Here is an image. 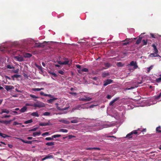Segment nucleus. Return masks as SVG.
<instances>
[{
  "label": "nucleus",
  "mask_w": 161,
  "mask_h": 161,
  "mask_svg": "<svg viewBox=\"0 0 161 161\" xmlns=\"http://www.w3.org/2000/svg\"><path fill=\"white\" fill-rule=\"evenodd\" d=\"M15 58L19 61H22L24 60V58L23 57L20 56H18L15 57Z\"/></svg>",
  "instance_id": "nucleus-8"
},
{
  "label": "nucleus",
  "mask_w": 161,
  "mask_h": 161,
  "mask_svg": "<svg viewBox=\"0 0 161 161\" xmlns=\"http://www.w3.org/2000/svg\"><path fill=\"white\" fill-rule=\"evenodd\" d=\"M14 67L13 66H11L10 65H8L7 66V68L9 69H12Z\"/></svg>",
  "instance_id": "nucleus-48"
},
{
  "label": "nucleus",
  "mask_w": 161,
  "mask_h": 161,
  "mask_svg": "<svg viewBox=\"0 0 161 161\" xmlns=\"http://www.w3.org/2000/svg\"><path fill=\"white\" fill-rule=\"evenodd\" d=\"M134 88V87H133V86H132V87H130L129 88H127V89L128 90H130L133 89Z\"/></svg>",
  "instance_id": "nucleus-62"
},
{
  "label": "nucleus",
  "mask_w": 161,
  "mask_h": 161,
  "mask_svg": "<svg viewBox=\"0 0 161 161\" xmlns=\"http://www.w3.org/2000/svg\"><path fill=\"white\" fill-rule=\"evenodd\" d=\"M34 106L35 107L42 108L44 107L45 105L44 103L42 102H38L37 103L34 104Z\"/></svg>",
  "instance_id": "nucleus-1"
},
{
  "label": "nucleus",
  "mask_w": 161,
  "mask_h": 161,
  "mask_svg": "<svg viewBox=\"0 0 161 161\" xmlns=\"http://www.w3.org/2000/svg\"><path fill=\"white\" fill-rule=\"evenodd\" d=\"M11 117L10 115H5L4 116L2 117V118H9Z\"/></svg>",
  "instance_id": "nucleus-52"
},
{
  "label": "nucleus",
  "mask_w": 161,
  "mask_h": 161,
  "mask_svg": "<svg viewBox=\"0 0 161 161\" xmlns=\"http://www.w3.org/2000/svg\"><path fill=\"white\" fill-rule=\"evenodd\" d=\"M45 140L47 141H51L53 140V137L52 136V137H46L45 138Z\"/></svg>",
  "instance_id": "nucleus-35"
},
{
  "label": "nucleus",
  "mask_w": 161,
  "mask_h": 161,
  "mask_svg": "<svg viewBox=\"0 0 161 161\" xmlns=\"http://www.w3.org/2000/svg\"><path fill=\"white\" fill-rule=\"evenodd\" d=\"M117 65L118 67H122L124 66V64L120 62H118Z\"/></svg>",
  "instance_id": "nucleus-29"
},
{
  "label": "nucleus",
  "mask_w": 161,
  "mask_h": 161,
  "mask_svg": "<svg viewBox=\"0 0 161 161\" xmlns=\"http://www.w3.org/2000/svg\"><path fill=\"white\" fill-rule=\"evenodd\" d=\"M60 122H62L64 124H69L70 123L69 121L65 120L64 119H61L60 121Z\"/></svg>",
  "instance_id": "nucleus-15"
},
{
  "label": "nucleus",
  "mask_w": 161,
  "mask_h": 161,
  "mask_svg": "<svg viewBox=\"0 0 161 161\" xmlns=\"http://www.w3.org/2000/svg\"><path fill=\"white\" fill-rule=\"evenodd\" d=\"M32 90L34 91H40L41 89L40 88H34L32 89Z\"/></svg>",
  "instance_id": "nucleus-42"
},
{
  "label": "nucleus",
  "mask_w": 161,
  "mask_h": 161,
  "mask_svg": "<svg viewBox=\"0 0 161 161\" xmlns=\"http://www.w3.org/2000/svg\"><path fill=\"white\" fill-rule=\"evenodd\" d=\"M50 125V123L49 121L47 123H41L39 124V125L41 126H48Z\"/></svg>",
  "instance_id": "nucleus-10"
},
{
  "label": "nucleus",
  "mask_w": 161,
  "mask_h": 161,
  "mask_svg": "<svg viewBox=\"0 0 161 161\" xmlns=\"http://www.w3.org/2000/svg\"><path fill=\"white\" fill-rule=\"evenodd\" d=\"M78 122V121L77 119H74L71 121V123H76Z\"/></svg>",
  "instance_id": "nucleus-43"
},
{
  "label": "nucleus",
  "mask_w": 161,
  "mask_h": 161,
  "mask_svg": "<svg viewBox=\"0 0 161 161\" xmlns=\"http://www.w3.org/2000/svg\"><path fill=\"white\" fill-rule=\"evenodd\" d=\"M64 59L65 60V61L64 62H62L60 60L58 61V63L59 64L61 65H66L68 64V63H69V61L68 60V59L66 58H64Z\"/></svg>",
  "instance_id": "nucleus-3"
},
{
  "label": "nucleus",
  "mask_w": 161,
  "mask_h": 161,
  "mask_svg": "<svg viewBox=\"0 0 161 161\" xmlns=\"http://www.w3.org/2000/svg\"><path fill=\"white\" fill-rule=\"evenodd\" d=\"M37 128L36 127V128H34L31 130H30V131H36L37 129Z\"/></svg>",
  "instance_id": "nucleus-57"
},
{
  "label": "nucleus",
  "mask_w": 161,
  "mask_h": 161,
  "mask_svg": "<svg viewBox=\"0 0 161 161\" xmlns=\"http://www.w3.org/2000/svg\"><path fill=\"white\" fill-rule=\"evenodd\" d=\"M14 119H14L13 120H5L4 124L6 125L9 124Z\"/></svg>",
  "instance_id": "nucleus-23"
},
{
  "label": "nucleus",
  "mask_w": 161,
  "mask_h": 161,
  "mask_svg": "<svg viewBox=\"0 0 161 161\" xmlns=\"http://www.w3.org/2000/svg\"><path fill=\"white\" fill-rule=\"evenodd\" d=\"M41 134L40 132H36L33 133V136L34 137H35L37 136H39Z\"/></svg>",
  "instance_id": "nucleus-18"
},
{
  "label": "nucleus",
  "mask_w": 161,
  "mask_h": 161,
  "mask_svg": "<svg viewBox=\"0 0 161 161\" xmlns=\"http://www.w3.org/2000/svg\"><path fill=\"white\" fill-rule=\"evenodd\" d=\"M84 97H86V102L90 101L92 99V98L89 97H86V96H84Z\"/></svg>",
  "instance_id": "nucleus-32"
},
{
  "label": "nucleus",
  "mask_w": 161,
  "mask_h": 161,
  "mask_svg": "<svg viewBox=\"0 0 161 161\" xmlns=\"http://www.w3.org/2000/svg\"><path fill=\"white\" fill-rule=\"evenodd\" d=\"M138 133L137 131L136 130H134L131 131V132L127 134L125 138H127L128 139H130V138H131L132 137V135L133 134H136Z\"/></svg>",
  "instance_id": "nucleus-2"
},
{
  "label": "nucleus",
  "mask_w": 161,
  "mask_h": 161,
  "mask_svg": "<svg viewBox=\"0 0 161 161\" xmlns=\"http://www.w3.org/2000/svg\"><path fill=\"white\" fill-rule=\"evenodd\" d=\"M129 65L130 66H133L134 69H136L138 67V66L137 65V63L136 61H131Z\"/></svg>",
  "instance_id": "nucleus-4"
},
{
  "label": "nucleus",
  "mask_w": 161,
  "mask_h": 161,
  "mask_svg": "<svg viewBox=\"0 0 161 161\" xmlns=\"http://www.w3.org/2000/svg\"><path fill=\"white\" fill-rule=\"evenodd\" d=\"M8 146L10 148H12L13 147V145L10 144H8Z\"/></svg>",
  "instance_id": "nucleus-60"
},
{
  "label": "nucleus",
  "mask_w": 161,
  "mask_h": 161,
  "mask_svg": "<svg viewBox=\"0 0 161 161\" xmlns=\"http://www.w3.org/2000/svg\"><path fill=\"white\" fill-rule=\"evenodd\" d=\"M69 93L73 95L76 96L77 95V93L76 92H69Z\"/></svg>",
  "instance_id": "nucleus-49"
},
{
  "label": "nucleus",
  "mask_w": 161,
  "mask_h": 161,
  "mask_svg": "<svg viewBox=\"0 0 161 161\" xmlns=\"http://www.w3.org/2000/svg\"><path fill=\"white\" fill-rule=\"evenodd\" d=\"M133 39L132 38H126L125 40L122 41V42H129L130 41H132Z\"/></svg>",
  "instance_id": "nucleus-37"
},
{
  "label": "nucleus",
  "mask_w": 161,
  "mask_h": 161,
  "mask_svg": "<svg viewBox=\"0 0 161 161\" xmlns=\"http://www.w3.org/2000/svg\"><path fill=\"white\" fill-rule=\"evenodd\" d=\"M58 98H54L53 99H50L47 100V102L49 103H52L53 101L56 100Z\"/></svg>",
  "instance_id": "nucleus-13"
},
{
  "label": "nucleus",
  "mask_w": 161,
  "mask_h": 161,
  "mask_svg": "<svg viewBox=\"0 0 161 161\" xmlns=\"http://www.w3.org/2000/svg\"><path fill=\"white\" fill-rule=\"evenodd\" d=\"M156 81L157 82H159L161 81V75H160V77L156 79Z\"/></svg>",
  "instance_id": "nucleus-40"
},
{
  "label": "nucleus",
  "mask_w": 161,
  "mask_h": 161,
  "mask_svg": "<svg viewBox=\"0 0 161 161\" xmlns=\"http://www.w3.org/2000/svg\"><path fill=\"white\" fill-rule=\"evenodd\" d=\"M5 88L7 91H9L14 88V86L10 85H5Z\"/></svg>",
  "instance_id": "nucleus-7"
},
{
  "label": "nucleus",
  "mask_w": 161,
  "mask_h": 161,
  "mask_svg": "<svg viewBox=\"0 0 161 161\" xmlns=\"http://www.w3.org/2000/svg\"><path fill=\"white\" fill-rule=\"evenodd\" d=\"M27 108L26 106H24L20 110V111L21 113H24L27 110Z\"/></svg>",
  "instance_id": "nucleus-12"
},
{
  "label": "nucleus",
  "mask_w": 161,
  "mask_h": 161,
  "mask_svg": "<svg viewBox=\"0 0 161 161\" xmlns=\"http://www.w3.org/2000/svg\"><path fill=\"white\" fill-rule=\"evenodd\" d=\"M5 120H0V123H3L4 124L5 123Z\"/></svg>",
  "instance_id": "nucleus-63"
},
{
  "label": "nucleus",
  "mask_w": 161,
  "mask_h": 161,
  "mask_svg": "<svg viewBox=\"0 0 161 161\" xmlns=\"http://www.w3.org/2000/svg\"><path fill=\"white\" fill-rule=\"evenodd\" d=\"M57 109L60 111H64L65 110H67L69 107H66L63 108H61L59 107H58V103L55 104Z\"/></svg>",
  "instance_id": "nucleus-6"
},
{
  "label": "nucleus",
  "mask_w": 161,
  "mask_h": 161,
  "mask_svg": "<svg viewBox=\"0 0 161 161\" xmlns=\"http://www.w3.org/2000/svg\"><path fill=\"white\" fill-rule=\"evenodd\" d=\"M43 46L42 44L40 43H35V47H41Z\"/></svg>",
  "instance_id": "nucleus-17"
},
{
  "label": "nucleus",
  "mask_w": 161,
  "mask_h": 161,
  "mask_svg": "<svg viewBox=\"0 0 161 161\" xmlns=\"http://www.w3.org/2000/svg\"><path fill=\"white\" fill-rule=\"evenodd\" d=\"M49 73L53 75V76L55 77H56L57 76V75L55 73H54L52 72V71H49Z\"/></svg>",
  "instance_id": "nucleus-36"
},
{
  "label": "nucleus",
  "mask_w": 161,
  "mask_h": 161,
  "mask_svg": "<svg viewBox=\"0 0 161 161\" xmlns=\"http://www.w3.org/2000/svg\"><path fill=\"white\" fill-rule=\"evenodd\" d=\"M112 97L111 95H108L107 96V98L108 99H110Z\"/></svg>",
  "instance_id": "nucleus-58"
},
{
  "label": "nucleus",
  "mask_w": 161,
  "mask_h": 161,
  "mask_svg": "<svg viewBox=\"0 0 161 161\" xmlns=\"http://www.w3.org/2000/svg\"><path fill=\"white\" fill-rule=\"evenodd\" d=\"M60 131L66 133L68 132V130L66 129H62L60 130Z\"/></svg>",
  "instance_id": "nucleus-31"
},
{
  "label": "nucleus",
  "mask_w": 161,
  "mask_h": 161,
  "mask_svg": "<svg viewBox=\"0 0 161 161\" xmlns=\"http://www.w3.org/2000/svg\"><path fill=\"white\" fill-rule=\"evenodd\" d=\"M21 141H22V142L25 143L31 144L32 143V141H25L23 139H21Z\"/></svg>",
  "instance_id": "nucleus-20"
},
{
  "label": "nucleus",
  "mask_w": 161,
  "mask_h": 161,
  "mask_svg": "<svg viewBox=\"0 0 161 161\" xmlns=\"http://www.w3.org/2000/svg\"><path fill=\"white\" fill-rule=\"evenodd\" d=\"M58 72L59 73L62 75H63L64 74V73L63 72V71L61 70H59L58 71Z\"/></svg>",
  "instance_id": "nucleus-50"
},
{
  "label": "nucleus",
  "mask_w": 161,
  "mask_h": 161,
  "mask_svg": "<svg viewBox=\"0 0 161 161\" xmlns=\"http://www.w3.org/2000/svg\"><path fill=\"white\" fill-rule=\"evenodd\" d=\"M45 96H48L49 97H51V98H52L53 97L51 95H50V94H46V95H45Z\"/></svg>",
  "instance_id": "nucleus-56"
},
{
  "label": "nucleus",
  "mask_w": 161,
  "mask_h": 161,
  "mask_svg": "<svg viewBox=\"0 0 161 161\" xmlns=\"http://www.w3.org/2000/svg\"><path fill=\"white\" fill-rule=\"evenodd\" d=\"M25 58H30L32 56L31 54L29 53H26L24 55Z\"/></svg>",
  "instance_id": "nucleus-16"
},
{
  "label": "nucleus",
  "mask_w": 161,
  "mask_h": 161,
  "mask_svg": "<svg viewBox=\"0 0 161 161\" xmlns=\"http://www.w3.org/2000/svg\"><path fill=\"white\" fill-rule=\"evenodd\" d=\"M18 72H19V69H18L15 70L14 71V73H18Z\"/></svg>",
  "instance_id": "nucleus-61"
},
{
  "label": "nucleus",
  "mask_w": 161,
  "mask_h": 161,
  "mask_svg": "<svg viewBox=\"0 0 161 161\" xmlns=\"http://www.w3.org/2000/svg\"><path fill=\"white\" fill-rule=\"evenodd\" d=\"M54 144V142H48L46 143V145L48 146H52Z\"/></svg>",
  "instance_id": "nucleus-22"
},
{
  "label": "nucleus",
  "mask_w": 161,
  "mask_h": 161,
  "mask_svg": "<svg viewBox=\"0 0 161 161\" xmlns=\"http://www.w3.org/2000/svg\"><path fill=\"white\" fill-rule=\"evenodd\" d=\"M104 65L105 67H109L111 66V64L108 63H105L104 64Z\"/></svg>",
  "instance_id": "nucleus-34"
},
{
  "label": "nucleus",
  "mask_w": 161,
  "mask_h": 161,
  "mask_svg": "<svg viewBox=\"0 0 161 161\" xmlns=\"http://www.w3.org/2000/svg\"><path fill=\"white\" fill-rule=\"evenodd\" d=\"M142 43L143 44V45H146L147 44V40H142Z\"/></svg>",
  "instance_id": "nucleus-33"
},
{
  "label": "nucleus",
  "mask_w": 161,
  "mask_h": 161,
  "mask_svg": "<svg viewBox=\"0 0 161 161\" xmlns=\"http://www.w3.org/2000/svg\"><path fill=\"white\" fill-rule=\"evenodd\" d=\"M113 81V80L111 79H107L104 82L103 86H106L108 85L111 84Z\"/></svg>",
  "instance_id": "nucleus-5"
},
{
  "label": "nucleus",
  "mask_w": 161,
  "mask_h": 161,
  "mask_svg": "<svg viewBox=\"0 0 161 161\" xmlns=\"http://www.w3.org/2000/svg\"><path fill=\"white\" fill-rule=\"evenodd\" d=\"M61 136V135H59V134L55 135H53L52 136V137H53V139L54 138L59 137H60Z\"/></svg>",
  "instance_id": "nucleus-30"
},
{
  "label": "nucleus",
  "mask_w": 161,
  "mask_h": 161,
  "mask_svg": "<svg viewBox=\"0 0 161 161\" xmlns=\"http://www.w3.org/2000/svg\"><path fill=\"white\" fill-rule=\"evenodd\" d=\"M31 115L32 116H35L37 117H38L39 116V115L37 112L32 113L31 114Z\"/></svg>",
  "instance_id": "nucleus-21"
},
{
  "label": "nucleus",
  "mask_w": 161,
  "mask_h": 161,
  "mask_svg": "<svg viewBox=\"0 0 161 161\" xmlns=\"http://www.w3.org/2000/svg\"><path fill=\"white\" fill-rule=\"evenodd\" d=\"M161 96V92L160 94L157 97H156V99H158Z\"/></svg>",
  "instance_id": "nucleus-55"
},
{
  "label": "nucleus",
  "mask_w": 161,
  "mask_h": 161,
  "mask_svg": "<svg viewBox=\"0 0 161 161\" xmlns=\"http://www.w3.org/2000/svg\"><path fill=\"white\" fill-rule=\"evenodd\" d=\"M161 127L160 126H158L157 127L156 129V131L158 133H160L161 132V130L160 129H161Z\"/></svg>",
  "instance_id": "nucleus-25"
},
{
  "label": "nucleus",
  "mask_w": 161,
  "mask_h": 161,
  "mask_svg": "<svg viewBox=\"0 0 161 161\" xmlns=\"http://www.w3.org/2000/svg\"><path fill=\"white\" fill-rule=\"evenodd\" d=\"M40 94L41 95H42V96H45V95H46V94H45L43 92H40Z\"/></svg>",
  "instance_id": "nucleus-59"
},
{
  "label": "nucleus",
  "mask_w": 161,
  "mask_h": 161,
  "mask_svg": "<svg viewBox=\"0 0 161 161\" xmlns=\"http://www.w3.org/2000/svg\"><path fill=\"white\" fill-rule=\"evenodd\" d=\"M81 71L82 72H87L88 71V69L87 68H84L81 69Z\"/></svg>",
  "instance_id": "nucleus-39"
},
{
  "label": "nucleus",
  "mask_w": 161,
  "mask_h": 161,
  "mask_svg": "<svg viewBox=\"0 0 161 161\" xmlns=\"http://www.w3.org/2000/svg\"><path fill=\"white\" fill-rule=\"evenodd\" d=\"M20 75L15 74L13 76H12V79H13L14 80L15 78H18L19 77H20Z\"/></svg>",
  "instance_id": "nucleus-27"
},
{
  "label": "nucleus",
  "mask_w": 161,
  "mask_h": 161,
  "mask_svg": "<svg viewBox=\"0 0 161 161\" xmlns=\"http://www.w3.org/2000/svg\"><path fill=\"white\" fill-rule=\"evenodd\" d=\"M9 112V111L6 109H2L1 110V112L0 113V114H2L3 113H6L7 114H8Z\"/></svg>",
  "instance_id": "nucleus-11"
},
{
  "label": "nucleus",
  "mask_w": 161,
  "mask_h": 161,
  "mask_svg": "<svg viewBox=\"0 0 161 161\" xmlns=\"http://www.w3.org/2000/svg\"><path fill=\"white\" fill-rule=\"evenodd\" d=\"M30 97L32 98H38V97H37V96H36L35 95H33L32 94H31L30 95Z\"/></svg>",
  "instance_id": "nucleus-44"
},
{
  "label": "nucleus",
  "mask_w": 161,
  "mask_h": 161,
  "mask_svg": "<svg viewBox=\"0 0 161 161\" xmlns=\"http://www.w3.org/2000/svg\"><path fill=\"white\" fill-rule=\"evenodd\" d=\"M32 122V119H31L25 121L24 123L25 124H27L28 123H31Z\"/></svg>",
  "instance_id": "nucleus-28"
},
{
  "label": "nucleus",
  "mask_w": 161,
  "mask_h": 161,
  "mask_svg": "<svg viewBox=\"0 0 161 161\" xmlns=\"http://www.w3.org/2000/svg\"><path fill=\"white\" fill-rule=\"evenodd\" d=\"M119 98H116L110 102L109 104L110 106L113 105L114 103L116 101L118 100Z\"/></svg>",
  "instance_id": "nucleus-14"
},
{
  "label": "nucleus",
  "mask_w": 161,
  "mask_h": 161,
  "mask_svg": "<svg viewBox=\"0 0 161 161\" xmlns=\"http://www.w3.org/2000/svg\"><path fill=\"white\" fill-rule=\"evenodd\" d=\"M74 137L72 135H69V139H71L72 138V137Z\"/></svg>",
  "instance_id": "nucleus-64"
},
{
  "label": "nucleus",
  "mask_w": 161,
  "mask_h": 161,
  "mask_svg": "<svg viewBox=\"0 0 161 161\" xmlns=\"http://www.w3.org/2000/svg\"><path fill=\"white\" fill-rule=\"evenodd\" d=\"M153 66H151L150 67H149V68H148L147 69H147V72H149L150 70L152 69L153 68Z\"/></svg>",
  "instance_id": "nucleus-45"
},
{
  "label": "nucleus",
  "mask_w": 161,
  "mask_h": 161,
  "mask_svg": "<svg viewBox=\"0 0 161 161\" xmlns=\"http://www.w3.org/2000/svg\"><path fill=\"white\" fill-rule=\"evenodd\" d=\"M109 75V73H103L102 74L103 77H105L107 76H108Z\"/></svg>",
  "instance_id": "nucleus-24"
},
{
  "label": "nucleus",
  "mask_w": 161,
  "mask_h": 161,
  "mask_svg": "<svg viewBox=\"0 0 161 161\" xmlns=\"http://www.w3.org/2000/svg\"><path fill=\"white\" fill-rule=\"evenodd\" d=\"M53 158V156L52 155H47L46 156L45 158H42V160L43 161L44 160H45V159H46L48 158Z\"/></svg>",
  "instance_id": "nucleus-19"
},
{
  "label": "nucleus",
  "mask_w": 161,
  "mask_h": 161,
  "mask_svg": "<svg viewBox=\"0 0 161 161\" xmlns=\"http://www.w3.org/2000/svg\"><path fill=\"white\" fill-rule=\"evenodd\" d=\"M130 42H124L122 44L123 46H126L130 44Z\"/></svg>",
  "instance_id": "nucleus-47"
},
{
  "label": "nucleus",
  "mask_w": 161,
  "mask_h": 161,
  "mask_svg": "<svg viewBox=\"0 0 161 161\" xmlns=\"http://www.w3.org/2000/svg\"><path fill=\"white\" fill-rule=\"evenodd\" d=\"M76 67L78 69H80L81 67V66L79 64L76 65Z\"/></svg>",
  "instance_id": "nucleus-53"
},
{
  "label": "nucleus",
  "mask_w": 161,
  "mask_h": 161,
  "mask_svg": "<svg viewBox=\"0 0 161 161\" xmlns=\"http://www.w3.org/2000/svg\"><path fill=\"white\" fill-rule=\"evenodd\" d=\"M152 47H153V52L155 53H158V50L155 44H153L152 45Z\"/></svg>",
  "instance_id": "nucleus-9"
},
{
  "label": "nucleus",
  "mask_w": 161,
  "mask_h": 161,
  "mask_svg": "<svg viewBox=\"0 0 161 161\" xmlns=\"http://www.w3.org/2000/svg\"><path fill=\"white\" fill-rule=\"evenodd\" d=\"M48 134H49L48 132H44V133H42V136H44L45 135H47Z\"/></svg>",
  "instance_id": "nucleus-54"
},
{
  "label": "nucleus",
  "mask_w": 161,
  "mask_h": 161,
  "mask_svg": "<svg viewBox=\"0 0 161 161\" xmlns=\"http://www.w3.org/2000/svg\"><path fill=\"white\" fill-rule=\"evenodd\" d=\"M50 114V113L48 112H45L44 113L43 115L44 116H49Z\"/></svg>",
  "instance_id": "nucleus-38"
},
{
  "label": "nucleus",
  "mask_w": 161,
  "mask_h": 161,
  "mask_svg": "<svg viewBox=\"0 0 161 161\" xmlns=\"http://www.w3.org/2000/svg\"><path fill=\"white\" fill-rule=\"evenodd\" d=\"M21 123H19L15 121L14 122V123L13 124V125H21Z\"/></svg>",
  "instance_id": "nucleus-46"
},
{
  "label": "nucleus",
  "mask_w": 161,
  "mask_h": 161,
  "mask_svg": "<svg viewBox=\"0 0 161 161\" xmlns=\"http://www.w3.org/2000/svg\"><path fill=\"white\" fill-rule=\"evenodd\" d=\"M150 35L151 36L154 38H157V36L156 35H155L153 33H150Z\"/></svg>",
  "instance_id": "nucleus-41"
},
{
  "label": "nucleus",
  "mask_w": 161,
  "mask_h": 161,
  "mask_svg": "<svg viewBox=\"0 0 161 161\" xmlns=\"http://www.w3.org/2000/svg\"><path fill=\"white\" fill-rule=\"evenodd\" d=\"M142 39V37H139L136 42V43L137 44H139L140 43Z\"/></svg>",
  "instance_id": "nucleus-26"
},
{
  "label": "nucleus",
  "mask_w": 161,
  "mask_h": 161,
  "mask_svg": "<svg viewBox=\"0 0 161 161\" xmlns=\"http://www.w3.org/2000/svg\"><path fill=\"white\" fill-rule=\"evenodd\" d=\"M79 100L80 101H86V98H80V99H79Z\"/></svg>",
  "instance_id": "nucleus-51"
}]
</instances>
